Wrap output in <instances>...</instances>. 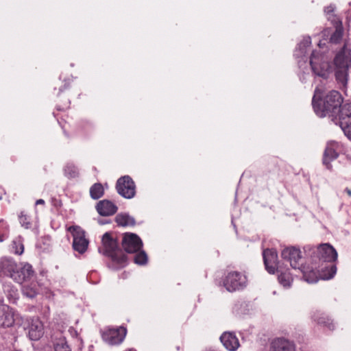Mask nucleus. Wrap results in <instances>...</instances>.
<instances>
[{
    "mask_svg": "<svg viewBox=\"0 0 351 351\" xmlns=\"http://www.w3.org/2000/svg\"><path fill=\"white\" fill-rule=\"evenodd\" d=\"M319 90L316 88L313 97L312 105L315 113L322 117L326 115L337 119L343 101L341 94L337 90L330 91L322 100L317 101Z\"/></svg>",
    "mask_w": 351,
    "mask_h": 351,
    "instance_id": "obj_1",
    "label": "nucleus"
},
{
    "mask_svg": "<svg viewBox=\"0 0 351 351\" xmlns=\"http://www.w3.org/2000/svg\"><path fill=\"white\" fill-rule=\"evenodd\" d=\"M335 76L337 84L344 89L347 86L349 69L351 67V49L345 43L333 59Z\"/></svg>",
    "mask_w": 351,
    "mask_h": 351,
    "instance_id": "obj_2",
    "label": "nucleus"
},
{
    "mask_svg": "<svg viewBox=\"0 0 351 351\" xmlns=\"http://www.w3.org/2000/svg\"><path fill=\"white\" fill-rule=\"evenodd\" d=\"M310 65L313 73L322 78H328L332 73L330 58L324 52L313 51L310 58Z\"/></svg>",
    "mask_w": 351,
    "mask_h": 351,
    "instance_id": "obj_3",
    "label": "nucleus"
},
{
    "mask_svg": "<svg viewBox=\"0 0 351 351\" xmlns=\"http://www.w3.org/2000/svg\"><path fill=\"white\" fill-rule=\"evenodd\" d=\"M102 243L104 247V254L110 257L114 262L121 265L126 263V256L118 249L117 241L111 237L110 233L106 232L103 235Z\"/></svg>",
    "mask_w": 351,
    "mask_h": 351,
    "instance_id": "obj_4",
    "label": "nucleus"
},
{
    "mask_svg": "<svg viewBox=\"0 0 351 351\" xmlns=\"http://www.w3.org/2000/svg\"><path fill=\"white\" fill-rule=\"evenodd\" d=\"M247 284L246 276L239 271L229 272L223 280V286L230 292L241 290L246 287Z\"/></svg>",
    "mask_w": 351,
    "mask_h": 351,
    "instance_id": "obj_5",
    "label": "nucleus"
},
{
    "mask_svg": "<svg viewBox=\"0 0 351 351\" xmlns=\"http://www.w3.org/2000/svg\"><path fill=\"white\" fill-rule=\"evenodd\" d=\"M334 121L339 125L345 135L351 139V103L342 105Z\"/></svg>",
    "mask_w": 351,
    "mask_h": 351,
    "instance_id": "obj_6",
    "label": "nucleus"
},
{
    "mask_svg": "<svg viewBox=\"0 0 351 351\" xmlns=\"http://www.w3.org/2000/svg\"><path fill=\"white\" fill-rule=\"evenodd\" d=\"M36 276V272L32 265L27 262H21L19 263L16 272L12 274V279L14 282L23 285L35 280Z\"/></svg>",
    "mask_w": 351,
    "mask_h": 351,
    "instance_id": "obj_7",
    "label": "nucleus"
},
{
    "mask_svg": "<svg viewBox=\"0 0 351 351\" xmlns=\"http://www.w3.org/2000/svg\"><path fill=\"white\" fill-rule=\"evenodd\" d=\"M68 230L73 235V248L80 254L84 253L88 246L89 241L86 238L85 231L77 226H70Z\"/></svg>",
    "mask_w": 351,
    "mask_h": 351,
    "instance_id": "obj_8",
    "label": "nucleus"
},
{
    "mask_svg": "<svg viewBox=\"0 0 351 351\" xmlns=\"http://www.w3.org/2000/svg\"><path fill=\"white\" fill-rule=\"evenodd\" d=\"M118 193L122 197L131 199L136 194V185L129 176H124L118 179L116 184Z\"/></svg>",
    "mask_w": 351,
    "mask_h": 351,
    "instance_id": "obj_9",
    "label": "nucleus"
},
{
    "mask_svg": "<svg viewBox=\"0 0 351 351\" xmlns=\"http://www.w3.org/2000/svg\"><path fill=\"white\" fill-rule=\"evenodd\" d=\"M126 335V328L119 327L117 328H108L102 333V339L110 345L121 343Z\"/></svg>",
    "mask_w": 351,
    "mask_h": 351,
    "instance_id": "obj_10",
    "label": "nucleus"
},
{
    "mask_svg": "<svg viewBox=\"0 0 351 351\" xmlns=\"http://www.w3.org/2000/svg\"><path fill=\"white\" fill-rule=\"evenodd\" d=\"M342 151V145L337 141H329L327 143L323 157V164L328 169H331L330 162L335 160L339 153Z\"/></svg>",
    "mask_w": 351,
    "mask_h": 351,
    "instance_id": "obj_11",
    "label": "nucleus"
},
{
    "mask_svg": "<svg viewBox=\"0 0 351 351\" xmlns=\"http://www.w3.org/2000/svg\"><path fill=\"white\" fill-rule=\"evenodd\" d=\"M122 246L128 253H136L141 250L143 242L134 233H125L122 240Z\"/></svg>",
    "mask_w": 351,
    "mask_h": 351,
    "instance_id": "obj_12",
    "label": "nucleus"
},
{
    "mask_svg": "<svg viewBox=\"0 0 351 351\" xmlns=\"http://www.w3.org/2000/svg\"><path fill=\"white\" fill-rule=\"evenodd\" d=\"M263 261L265 268L269 274H274L278 271V254L274 249H266L263 252Z\"/></svg>",
    "mask_w": 351,
    "mask_h": 351,
    "instance_id": "obj_13",
    "label": "nucleus"
},
{
    "mask_svg": "<svg viewBox=\"0 0 351 351\" xmlns=\"http://www.w3.org/2000/svg\"><path fill=\"white\" fill-rule=\"evenodd\" d=\"M317 254L319 260L324 262H334L337 259V251L328 243L320 245L317 248Z\"/></svg>",
    "mask_w": 351,
    "mask_h": 351,
    "instance_id": "obj_14",
    "label": "nucleus"
},
{
    "mask_svg": "<svg viewBox=\"0 0 351 351\" xmlns=\"http://www.w3.org/2000/svg\"><path fill=\"white\" fill-rule=\"evenodd\" d=\"M283 259L290 263L291 266L296 269L299 267V261L302 258L300 249L295 247H288L285 248L281 253Z\"/></svg>",
    "mask_w": 351,
    "mask_h": 351,
    "instance_id": "obj_15",
    "label": "nucleus"
},
{
    "mask_svg": "<svg viewBox=\"0 0 351 351\" xmlns=\"http://www.w3.org/2000/svg\"><path fill=\"white\" fill-rule=\"evenodd\" d=\"M269 351H295V346L286 338L278 337L271 342Z\"/></svg>",
    "mask_w": 351,
    "mask_h": 351,
    "instance_id": "obj_16",
    "label": "nucleus"
},
{
    "mask_svg": "<svg viewBox=\"0 0 351 351\" xmlns=\"http://www.w3.org/2000/svg\"><path fill=\"white\" fill-rule=\"evenodd\" d=\"M44 334V327L38 318H32L29 323L28 336L32 341L40 339Z\"/></svg>",
    "mask_w": 351,
    "mask_h": 351,
    "instance_id": "obj_17",
    "label": "nucleus"
},
{
    "mask_svg": "<svg viewBox=\"0 0 351 351\" xmlns=\"http://www.w3.org/2000/svg\"><path fill=\"white\" fill-rule=\"evenodd\" d=\"M19 264L11 257L4 256L0 259V273L12 278Z\"/></svg>",
    "mask_w": 351,
    "mask_h": 351,
    "instance_id": "obj_18",
    "label": "nucleus"
},
{
    "mask_svg": "<svg viewBox=\"0 0 351 351\" xmlns=\"http://www.w3.org/2000/svg\"><path fill=\"white\" fill-rule=\"evenodd\" d=\"M14 323L13 312L7 305H0V327H10Z\"/></svg>",
    "mask_w": 351,
    "mask_h": 351,
    "instance_id": "obj_19",
    "label": "nucleus"
},
{
    "mask_svg": "<svg viewBox=\"0 0 351 351\" xmlns=\"http://www.w3.org/2000/svg\"><path fill=\"white\" fill-rule=\"evenodd\" d=\"M220 340L224 347L230 351H235L240 346L238 338L232 332H223Z\"/></svg>",
    "mask_w": 351,
    "mask_h": 351,
    "instance_id": "obj_20",
    "label": "nucleus"
},
{
    "mask_svg": "<svg viewBox=\"0 0 351 351\" xmlns=\"http://www.w3.org/2000/svg\"><path fill=\"white\" fill-rule=\"evenodd\" d=\"M96 208L99 214L102 216L112 215L117 210V206L107 199L99 201L97 204Z\"/></svg>",
    "mask_w": 351,
    "mask_h": 351,
    "instance_id": "obj_21",
    "label": "nucleus"
},
{
    "mask_svg": "<svg viewBox=\"0 0 351 351\" xmlns=\"http://www.w3.org/2000/svg\"><path fill=\"white\" fill-rule=\"evenodd\" d=\"M51 338L54 351H71L61 332L54 333Z\"/></svg>",
    "mask_w": 351,
    "mask_h": 351,
    "instance_id": "obj_22",
    "label": "nucleus"
},
{
    "mask_svg": "<svg viewBox=\"0 0 351 351\" xmlns=\"http://www.w3.org/2000/svg\"><path fill=\"white\" fill-rule=\"evenodd\" d=\"M334 21H332V24L335 27V32L331 34L330 37V43H338L339 40L341 39L343 36V26L342 23L337 16H333Z\"/></svg>",
    "mask_w": 351,
    "mask_h": 351,
    "instance_id": "obj_23",
    "label": "nucleus"
},
{
    "mask_svg": "<svg viewBox=\"0 0 351 351\" xmlns=\"http://www.w3.org/2000/svg\"><path fill=\"white\" fill-rule=\"evenodd\" d=\"M22 287V292L24 295L27 298H33L38 293V282L35 280H32L28 282L23 283Z\"/></svg>",
    "mask_w": 351,
    "mask_h": 351,
    "instance_id": "obj_24",
    "label": "nucleus"
},
{
    "mask_svg": "<svg viewBox=\"0 0 351 351\" xmlns=\"http://www.w3.org/2000/svg\"><path fill=\"white\" fill-rule=\"evenodd\" d=\"M313 318L318 324L327 327L330 330H334L335 325L332 320L326 316L324 313L317 311L313 315Z\"/></svg>",
    "mask_w": 351,
    "mask_h": 351,
    "instance_id": "obj_25",
    "label": "nucleus"
},
{
    "mask_svg": "<svg viewBox=\"0 0 351 351\" xmlns=\"http://www.w3.org/2000/svg\"><path fill=\"white\" fill-rule=\"evenodd\" d=\"M277 271L280 273L278 276V282L280 284L285 288L290 287L293 282V277L289 271H281L278 269Z\"/></svg>",
    "mask_w": 351,
    "mask_h": 351,
    "instance_id": "obj_26",
    "label": "nucleus"
},
{
    "mask_svg": "<svg viewBox=\"0 0 351 351\" xmlns=\"http://www.w3.org/2000/svg\"><path fill=\"white\" fill-rule=\"evenodd\" d=\"M10 251L16 255H21L24 252L23 239L19 236L13 239L10 245Z\"/></svg>",
    "mask_w": 351,
    "mask_h": 351,
    "instance_id": "obj_27",
    "label": "nucleus"
},
{
    "mask_svg": "<svg viewBox=\"0 0 351 351\" xmlns=\"http://www.w3.org/2000/svg\"><path fill=\"white\" fill-rule=\"evenodd\" d=\"M115 221L119 226H134L135 223L134 218L127 214L117 215Z\"/></svg>",
    "mask_w": 351,
    "mask_h": 351,
    "instance_id": "obj_28",
    "label": "nucleus"
},
{
    "mask_svg": "<svg viewBox=\"0 0 351 351\" xmlns=\"http://www.w3.org/2000/svg\"><path fill=\"white\" fill-rule=\"evenodd\" d=\"M311 44V40L309 36L304 37L301 43L298 45L295 55L302 57L306 53V48Z\"/></svg>",
    "mask_w": 351,
    "mask_h": 351,
    "instance_id": "obj_29",
    "label": "nucleus"
},
{
    "mask_svg": "<svg viewBox=\"0 0 351 351\" xmlns=\"http://www.w3.org/2000/svg\"><path fill=\"white\" fill-rule=\"evenodd\" d=\"M104 187L100 183L93 184L90 189V194L93 199H97L103 196Z\"/></svg>",
    "mask_w": 351,
    "mask_h": 351,
    "instance_id": "obj_30",
    "label": "nucleus"
},
{
    "mask_svg": "<svg viewBox=\"0 0 351 351\" xmlns=\"http://www.w3.org/2000/svg\"><path fill=\"white\" fill-rule=\"evenodd\" d=\"M134 263L138 265H145L147 262V254L143 250H139L134 258Z\"/></svg>",
    "mask_w": 351,
    "mask_h": 351,
    "instance_id": "obj_31",
    "label": "nucleus"
},
{
    "mask_svg": "<svg viewBox=\"0 0 351 351\" xmlns=\"http://www.w3.org/2000/svg\"><path fill=\"white\" fill-rule=\"evenodd\" d=\"M64 173L69 178H75L78 175L77 169L73 165H67L64 168Z\"/></svg>",
    "mask_w": 351,
    "mask_h": 351,
    "instance_id": "obj_32",
    "label": "nucleus"
},
{
    "mask_svg": "<svg viewBox=\"0 0 351 351\" xmlns=\"http://www.w3.org/2000/svg\"><path fill=\"white\" fill-rule=\"evenodd\" d=\"M19 221L22 226L28 229L31 228V222L29 217L24 213L21 212L19 215Z\"/></svg>",
    "mask_w": 351,
    "mask_h": 351,
    "instance_id": "obj_33",
    "label": "nucleus"
},
{
    "mask_svg": "<svg viewBox=\"0 0 351 351\" xmlns=\"http://www.w3.org/2000/svg\"><path fill=\"white\" fill-rule=\"evenodd\" d=\"M303 277L309 283H314L317 281V276L315 271H311L309 273L304 271Z\"/></svg>",
    "mask_w": 351,
    "mask_h": 351,
    "instance_id": "obj_34",
    "label": "nucleus"
},
{
    "mask_svg": "<svg viewBox=\"0 0 351 351\" xmlns=\"http://www.w3.org/2000/svg\"><path fill=\"white\" fill-rule=\"evenodd\" d=\"M334 10H335V7L333 5L327 6L324 10V12L326 13L328 20L330 21L332 23V21H334V18H333L332 15L336 16L333 13Z\"/></svg>",
    "mask_w": 351,
    "mask_h": 351,
    "instance_id": "obj_35",
    "label": "nucleus"
},
{
    "mask_svg": "<svg viewBox=\"0 0 351 351\" xmlns=\"http://www.w3.org/2000/svg\"><path fill=\"white\" fill-rule=\"evenodd\" d=\"M337 272V267L335 265H332L329 270H328V273L326 274H324L322 275V278L324 279V280H328V279H330L332 278H333V276H335V274H336Z\"/></svg>",
    "mask_w": 351,
    "mask_h": 351,
    "instance_id": "obj_36",
    "label": "nucleus"
},
{
    "mask_svg": "<svg viewBox=\"0 0 351 351\" xmlns=\"http://www.w3.org/2000/svg\"><path fill=\"white\" fill-rule=\"evenodd\" d=\"M330 34V31L328 29L322 32V34L324 36H328Z\"/></svg>",
    "mask_w": 351,
    "mask_h": 351,
    "instance_id": "obj_37",
    "label": "nucleus"
},
{
    "mask_svg": "<svg viewBox=\"0 0 351 351\" xmlns=\"http://www.w3.org/2000/svg\"><path fill=\"white\" fill-rule=\"evenodd\" d=\"M45 204V201L43 199H38L36 202V205H38V204Z\"/></svg>",
    "mask_w": 351,
    "mask_h": 351,
    "instance_id": "obj_38",
    "label": "nucleus"
},
{
    "mask_svg": "<svg viewBox=\"0 0 351 351\" xmlns=\"http://www.w3.org/2000/svg\"><path fill=\"white\" fill-rule=\"evenodd\" d=\"M344 192H346L348 195V196L351 197V189H350L346 188L344 189Z\"/></svg>",
    "mask_w": 351,
    "mask_h": 351,
    "instance_id": "obj_39",
    "label": "nucleus"
},
{
    "mask_svg": "<svg viewBox=\"0 0 351 351\" xmlns=\"http://www.w3.org/2000/svg\"><path fill=\"white\" fill-rule=\"evenodd\" d=\"M5 239V237L3 234H0V242H3Z\"/></svg>",
    "mask_w": 351,
    "mask_h": 351,
    "instance_id": "obj_40",
    "label": "nucleus"
},
{
    "mask_svg": "<svg viewBox=\"0 0 351 351\" xmlns=\"http://www.w3.org/2000/svg\"><path fill=\"white\" fill-rule=\"evenodd\" d=\"M318 45L320 48H322L323 46L325 45V43H323L322 41H319Z\"/></svg>",
    "mask_w": 351,
    "mask_h": 351,
    "instance_id": "obj_41",
    "label": "nucleus"
}]
</instances>
